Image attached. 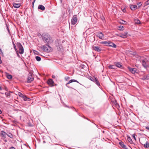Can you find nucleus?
I'll return each mask as SVG.
<instances>
[{
  "label": "nucleus",
  "mask_w": 149,
  "mask_h": 149,
  "mask_svg": "<svg viewBox=\"0 0 149 149\" xmlns=\"http://www.w3.org/2000/svg\"><path fill=\"white\" fill-rule=\"evenodd\" d=\"M42 37L43 41L46 44H49L52 42L53 41L51 37L47 33H43Z\"/></svg>",
  "instance_id": "nucleus-1"
},
{
  "label": "nucleus",
  "mask_w": 149,
  "mask_h": 149,
  "mask_svg": "<svg viewBox=\"0 0 149 149\" xmlns=\"http://www.w3.org/2000/svg\"><path fill=\"white\" fill-rule=\"evenodd\" d=\"M149 62V57H146L142 60V65L145 68H146L149 66L148 64L147 63V62Z\"/></svg>",
  "instance_id": "nucleus-2"
},
{
  "label": "nucleus",
  "mask_w": 149,
  "mask_h": 149,
  "mask_svg": "<svg viewBox=\"0 0 149 149\" xmlns=\"http://www.w3.org/2000/svg\"><path fill=\"white\" fill-rule=\"evenodd\" d=\"M49 44H46L45 45H42L40 47L44 51L47 52H49L50 50L51 47L49 45Z\"/></svg>",
  "instance_id": "nucleus-3"
},
{
  "label": "nucleus",
  "mask_w": 149,
  "mask_h": 149,
  "mask_svg": "<svg viewBox=\"0 0 149 149\" xmlns=\"http://www.w3.org/2000/svg\"><path fill=\"white\" fill-rule=\"evenodd\" d=\"M7 133L4 131L2 130L0 133V136L1 137V139L3 140L5 142H7V140L6 139V136Z\"/></svg>",
  "instance_id": "nucleus-4"
},
{
  "label": "nucleus",
  "mask_w": 149,
  "mask_h": 149,
  "mask_svg": "<svg viewBox=\"0 0 149 149\" xmlns=\"http://www.w3.org/2000/svg\"><path fill=\"white\" fill-rule=\"evenodd\" d=\"M16 45L19 48V53L20 54H23L24 52V49L22 44L20 43L17 42L16 43Z\"/></svg>",
  "instance_id": "nucleus-5"
},
{
  "label": "nucleus",
  "mask_w": 149,
  "mask_h": 149,
  "mask_svg": "<svg viewBox=\"0 0 149 149\" xmlns=\"http://www.w3.org/2000/svg\"><path fill=\"white\" fill-rule=\"evenodd\" d=\"M32 73L29 72V76L27 79V82L28 83H31L34 80V77L32 76Z\"/></svg>",
  "instance_id": "nucleus-6"
},
{
  "label": "nucleus",
  "mask_w": 149,
  "mask_h": 149,
  "mask_svg": "<svg viewBox=\"0 0 149 149\" xmlns=\"http://www.w3.org/2000/svg\"><path fill=\"white\" fill-rule=\"evenodd\" d=\"M77 18L76 15H74L72 17L71 21V24L72 25H74L77 22Z\"/></svg>",
  "instance_id": "nucleus-7"
},
{
  "label": "nucleus",
  "mask_w": 149,
  "mask_h": 149,
  "mask_svg": "<svg viewBox=\"0 0 149 149\" xmlns=\"http://www.w3.org/2000/svg\"><path fill=\"white\" fill-rule=\"evenodd\" d=\"M97 36L99 37L100 39H103L104 38V36L102 32L98 33Z\"/></svg>",
  "instance_id": "nucleus-8"
},
{
  "label": "nucleus",
  "mask_w": 149,
  "mask_h": 149,
  "mask_svg": "<svg viewBox=\"0 0 149 149\" xmlns=\"http://www.w3.org/2000/svg\"><path fill=\"white\" fill-rule=\"evenodd\" d=\"M128 32L127 31H125L123 33H121L120 37L123 38H126L127 37Z\"/></svg>",
  "instance_id": "nucleus-9"
},
{
  "label": "nucleus",
  "mask_w": 149,
  "mask_h": 149,
  "mask_svg": "<svg viewBox=\"0 0 149 149\" xmlns=\"http://www.w3.org/2000/svg\"><path fill=\"white\" fill-rule=\"evenodd\" d=\"M108 46L112 47L114 48H116L117 47L115 44L109 41Z\"/></svg>",
  "instance_id": "nucleus-10"
},
{
  "label": "nucleus",
  "mask_w": 149,
  "mask_h": 149,
  "mask_svg": "<svg viewBox=\"0 0 149 149\" xmlns=\"http://www.w3.org/2000/svg\"><path fill=\"white\" fill-rule=\"evenodd\" d=\"M77 82L78 83H79V82H78V81H77V80H75V79H71V80H70L66 84V86L69 88H70V87L68 86L67 85L68 84H70V83H72V82Z\"/></svg>",
  "instance_id": "nucleus-11"
},
{
  "label": "nucleus",
  "mask_w": 149,
  "mask_h": 149,
  "mask_svg": "<svg viewBox=\"0 0 149 149\" xmlns=\"http://www.w3.org/2000/svg\"><path fill=\"white\" fill-rule=\"evenodd\" d=\"M13 4L14 7L15 8H19L21 5V4L20 3H13Z\"/></svg>",
  "instance_id": "nucleus-12"
},
{
  "label": "nucleus",
  "mask_w": 149,
  "mask_h": 149,
  "mask_svg": "<svg viewBox=\"0 0 149 149\" xmlns=\"http://www.w3.org/2000/svg\"><path fill=\"white\" fill-rule=\"evenodd\" d=\"M128 69L132 73L134 74L136 72V69L135 68H132L130 67L128 68Z\"/></svg>",
  "instance_id": "nucleus-13"
},
{
  "label": "nucleus",
  "mask_w": 149,
  "mask_h": 149,
  "mask_svg": "<svg viewBox=\"0 0 149 149\" xmlns=\"http://www.w3.org/2000/svg\"><path fill=\"white\" fill-rule=\"evenodd\" d=\"M93 48L94 50L98 52H100L102 50V49L98 46H94Z\"/></svg>",
  "instance_id": "nucleus-14"
},
{
  "label": "nucleus",
  "mask_w": 149,
  "mask_h": 149,
  "mask_svg": "<svg viewBox=\"0 0 149 149\" xmlns=\"http://www.w3.org/2000/svg\"><path fill=\"white\" fill-rule=\"evenodd\" d=\"M119 144L122 148L127 149L126 146L124 144V143L123 142L121 141L119 143Z\"/></svg>",
  "instance_id": "nucleus-15"
},
{
  "label": "nucleus",
  "mask_w": 149,
  "mask_h": 149,
  "mask_svg": "<svg viewBox=\"0 0 149 149\" xmlns=\"http://www.w3.org/2000/svg\"><path fill=\"white\" fill-rule=\"evenodd\" d=\"M137 6L136 5H132L130 6V8L132 10H134L137 9Z\"/></svg>",
  "instance_id": "nucleus-16"
},
{
  "label": "nucleus",
  "mask_w": 149,
  "mask_h": 149,
  "mask_svg": "<svg viewBox=\"0 0 149 149\" xmlns=\"http://www.w3.org/2000/svg\"><path fill=\"white\" fill-rule=\"evenodd\" d=\"M47 83L49 85L53 86L54 82L52 79H49L47 81Z\"/></svg>",
  "instance_id": "nucleus-17"
},
{
  "label": "nucleus",
  "mask_w": 149,
  "mask_h": 149,
  "mask_svg": "<svg viewBox=\"0 0 149 149\" xmlns=\"http://www.w3.org/2000/svg\"><path fill=\"white\" fill-rule=\"evenodd\" d=\"M38 9H40L42 11L45 10V7L42 5H39L38 7Z\"/></svg>",
  "instance_id": "nucleus-18"
},
{
  "label": "nucleus",
  "mask_w": 149,
  "mask_h": 149,
  "mask_svg": "<svg viewBox=\"0 0 149 149\" xmlns=\"http://www.w3.org/2000/svg\"><path fill=\"white\" fill-rule=\"evenodd\" d=\"M22 98L25 101H30L31 100L30 98L27 97V96L25 95L23 96Z\"/></svg>",
  "instance_id": "nucleus-19"
},
{
  "label": "nucleus",
  "mask_w": 149,
  "mask_h": 149,
  "mask_svg": "<svg viewBox=\"0 0 149 149\" xmlns=\"http://www.w3.org/2000/svg\"><path fill=\"white\" fill-rule=\"evenodd\" d=\"M114 64L118 68H121L122 65H121V63L119 62H116L114 63Z\"/></svg>",
  "instance_id": "nucleus-20"
},
{
  "label": "nucleus",
  "mask_w": 149,
  "mask_h": 149,
  "mask_svg": "<svg viewBox=\"0 0 149 149\" xmlns=\"http://www.w3.org/2000/svg\"><path fill=\"white\" fill-rule=\"evenodd\" d=\"M109 41H103L100 42V44L108 46Z\"/></svg>",
  "instance_id": "nucleus-21"
},
{
  "label": "nucleus",
  "mask_w": 149,
  "mask_h": 149,
  "mask_svg": "<svg viewBox=\"0 0 149 149\" xmlns=\"http://www.w3.org/2000/svg\"><path fill=\"white\" fill-rule=\"evenodd\" d=\"M95 83L98 86H100V82L96 78L95 79V80L94 81Z\"/></svg>",
  "instance_id": "nucleus-22"
},
{
  "label": "nucleus",
  "mask_w": 149,
  "mask_h": 149,
  "mask_svg": "<svg viewBox=\"0 0 149 149\" xmlns=\"http://www.w3.org/2000/svg\"><path fill=\"white\" fill-rule=\"evenodd\" d=\"M149 79V74H148L146 76H144L142 78V79L143 80H148Z\"/></svg>",
  "instance_id": "nucleus-23"
},
{
  "label": "nucleus",
  "mask_w": 149,
  "mask_h": 149,
  "mask_svg": "<svg viewBox=\"0 0 149 149\" xmlns=\"http://www.w3.org/2000/svg\"><path fill=\"white\" fill-rule=\"evenodd\" d=\"M108 68L110 69H115V66L113 65H110L109 66Z\"/></svg>",
  "instance_id": "nucleus-24"
},
{
  "label": "nucleus",
  "mask_w": 149,
  "mask_h": 149,
  "mask_svg": "<svg viewBox=\"0 0 149 149\" xmlns=\"http://www.w3.org/2000/svg\"><path fill=\"white\" fill-rule=\"evenodd\" d=\"M144 147L146 148H148L149 147V143L148 141H146V143L144 145Z\"/></svg>",
  "instance_id": "nucleus-25"
},
{
  "label": "nucleus",
  "mask_w": 149,
  "mask_h": 149,
  "mask_svg": "<svg viewBox=\"0 0 149 149\" xmlns=\"http://www.w3.org/2000/svg\"><path fill=\"white\" fill-rule=\"evenodd\" d=\"M135 23L136 24H141V22L139 19H135Z\"/></svg>",
  "instance_id": "nucleus-26"
},
{
  "label": "nucleus",
  "mask_w": 149,
  "mask_h": 149,
  "mask_svg": "<svg viewBox=\"0 0 149 149\" xmlns=\"http://www.w3.org/2000/svg\"><path fill=\"white\" fill-rule=\"evenodd\" d=\"M7 135L12 139H13V134L11 133H9L8 134H7Z\"/></svg>",
  "instance_id": "nucleus-27"
},
{
  "label": "nucleus",
  "mask_w": 149,
  "mask_h": 149,
  "mask_svg": "<svg viewBox=\"0 0 149 149\" xmlns=\"http://www.w3.org/2000/svg\"><path fill=\"white\" fill-rule=\"evenodd\" d=\"M127 140L130 143H133V142L132 141V140L131 138L129 137H127Z\"/></svg>",
  "instance_id": "nucleus-28"
},
{
  "label": "nucleus",
  "mask_w": 149,
  "mask_h": 149,
  "mask_svg": "<svg viewBox=\"0 0 149 149\" xmlns=\"http://www.w3.org/2000/svg\"><path fill=\"white\" fill-rule=\"evenodd\" d=\"M36 60L38 61H40L41 60V58L39 56H37L36 57Z\"/></svg>",
  "instance_id": "nucleus-29"
},
{
  "label": "nucleus",
  "mask_w": 149,
  "mask_h": 149,
  "mask_svg": "<svg viewBox=\"0 0 149 149\" xmlns=\"http://www.w3.org/2000/svg\"><path fill=\"white\" fill-rule=\"evenodd\" d=\"M96 78L95 77H93L91 76H90L89 77V79L91 80L92 81H94L95 80V79Z\"/></svg>",
  "instance_id": "nucleus-30"
},
{
  "label": "nucleus",
  "mask_w": 149,
  "mask_h": 149,
  "mask_svg": "<svg viewBox=\"0 0 149 149\" xmlns=\"http://www.w3.org/2000/svg\"><path fill=\"white\" fill-rule=\"evenodd\" d=\"M142 5V3L141 2H140L137 3V9L139 8Z\"/></svg>",
  "instance_id": "nucleus-31"
},
{
  "label": "nucleus",
  "mask_w": 149,
  "mask_h": 149,
  "mask_svg": "<svg viewBox=\"0 0 149 149\" xmlns=\"http://www.w3.org/2000/svg\"><path fill=\"white\" fill-rule=\"evenodd\" d=\"M6 77L8 79H12V76L10 74H8L7 75Z\"/></svg>",
  "instance_id": "nucleus-32"
},
{
  "label": "nucleus",
  "mask_w": 149,
  "mask_h": 149,
  "mask_svg": "<svg viewBox=\"0 0 149 149\" xmlns=\"http://www.w3.org/2000/svg\"><path fill=\"white\" fill-rule=\"evenodd\" d=\"M5 95L7 97H9L10 96V94L9 92H6L5 93Z\"/></svg>",
  "instance_id": "nucleus-33"
},
{
  "label": "nucleus",
  "mask_w": 149,
  "mask_h": 149,
  "mask_svg": "<svg viewBox=\"0 0 149 149\" xmlns=\"http://www.w3.org/2000/svg\"><path fill=\"white\" fill-rule=\"evenodd\" d=\"M118 27L119 28V30H120V31L123 30L124 29H123L124 27L123 26H120Z\"/></svg>",
  "instance_id": "nucleus-34"
},
{
  "label": "nucleus",
  "mask_w": 149,
  "mask_h": 149,
  "mask_svg": "<svg viewBox=\"0 0 149 149\" xmlns=\"http://www.w3.org/2000/svg\"><path fill=\"white\" fill-rule=\"evenodd\" d=\"M24 95H23L22 93H21L20 92H19L18 93V95L21 97L22 98L23 97V96H24Z\"/></svg>",
  "instance_id": "nucleus-35"
},
{
  "label": "nucleus",
  "mask_w": 149,
  "mask_h": 149,
  "mask_svg": "<svg viewBox=\"0 0 149 149\" xmlns=\"http://www.w3.org/2000/svg\"><path fill=\"white\" fill-rule=\"evenodd\" d=\"M14 45H13V47L14 48V49H15V51L16 52H17V49L16 48V45H15V44H14Z\"/></svg>",
  "instance_id": "nucleus-36"
},
{
  "label": "nucleus",
  "mask_w": 149,
  "mask_h": 149,
  "mask_svg": "<svg viewBox=\"0 0 149 149\" xmlns=\"http://www.w3.org/2000/svg\"><path fill=\"white\" fill-rule=\"evenodd\" d=\"M145 5L146 6L147 5H149V0H148L147 1H146L145 3Z\"/></svg>",
  "instance_id": "nucleus-37"
},
{
  "label": "nucleus",
  "mask_w": 149,
  "mask_h": 149,
  "mask_svg": "<svg viewBox=\"0 0 149 149\" xmlns=\"http://www.w3.org/2000/svg\"><path fill=\"white\" fill-rule=\"evenodd\" d=\"M122 22H120V23H122L123 24H126V22L125 21H123V20H121Z\"/></svg>",
  "instance_id": "nucleus-38"
},
{
  "label": "nucleus",
  "mask_w": 149,
  "mask_h": 149,
  "mask_svg": "<svg viewBox=\"0 0 149 149\" xmlns=\"http://www.w3.org/2000/svg\"><path fill=\"white\" fill-rule=\"evenodd\" d=\"M122 10L123 12L124 13H125L126 12V10L125 8H123V9H122Z\"/></svg>",
  "instance_id": "nucleus-39"
},
{
  "label": "nucleus",
  "mask_w": 149,
  "mask_h": 149,
  "mask_svg": "<svg viewBox=\"0 0 149 149\" xmlns=\"http://www.w3.org/2000/svg\"><path fill=\"white\" fill-rule=\"evenodd\" d=\"M132 136L133 138L135 140H136V139L135 137V134H132Z\"/></svg>",
  "instance_id": "nucleus-40"
},
{
  "label": "nucleus",
  "mask_w": 149,
  "mask_h": 149,
  "mask_svg": "<svg viewBox=\"0 0 149 149\" xmlns=\"http://www.w3.org/2000/svg\"><path fill=\"white\" fill-rule=\"evenodd\" d=\"M6 29H7L8 32L9 33L10 32V30H9V29L8 26L7 25H6Z\"/></svg>",
  "instance_id": "nucleus-41"
},
{
  "label": "nucleus",
  "mask_w": 149,
  "mask_h": 149,
  "mask_svg": "<svg viewBox=\"0 0 149 149\" xmlns=\"http://www.w3.org/2000/svg\"><path fill=\"white\" fill-rule=\"evenodd\" d=\"M115 106L117 107H119V104L116 103L115 104Z\"/></svg>",
  "instance_id": "nucleus-42"
},
{
  "label": "nucleus",
  "mask_w": 149,
  "mask_h": 149,
  "mask_svg": "<svg viewBox=\"0 0 149 149\" xmlns=\"http://www.w3.org/2000/svg\"><path fill=\"white\" fill-rule=\"evenodd\" d=\"M36 0H33V1L32 2V4L33 5V6L34 3L35 1H36Z\"/></svg>",
  "instance_id": "nucleus-43"
},
{
  "label": "nucleus",
  "mask_w": 149,
  "mask_h": 149,
  "mask_svg": "<svg viewBox=\"0 0 149 149\" xmlns=\"http://www.w3.org/2000/svg\"><path fill=\"white\" fill-rule=\"evenodd\" d=\"M116 35L117 36L120 37V34H116Z\"/></svg>",
  "instance_id": "nucleus-44"
},
{
  "label": "nucleus",
  "mask_w": 149,
  "mask_h": 149,
  "mask_svg": "<svg viewBox=\"0 0 149 149\" xmlns=\"http://www.w3.org/2000/svg\"><path fill=\"white\" fill-rule=\"evenodd\" d=\"M17 52V56L19 57H20V56L19 55L18 52Z\"/></svg>",
  "instance_id": "nucleus-45"
},
{
  "label": "nucleus",
  "mask_w": 149,
  "mask_h": 149,
  "mask_svg": "<svg viewBox=\"0 0 149 149\" xmlns=\"http://www.w3.org/2000/svg\"><path fill=\"white\" fill-rule=\"evenodd\" d=\"M9 149H15L13 147H11Z\"/></svg>",
  "instance_id": "nucleus-46"
},
{
  "label": "nucleus",
  "mask_w": 149,
  "mask_h": 149,
  "mask_svg": "<svg viewBox=\"0 0 149 149\" xmlns=\"http://www.w3.org/2000/svg\"><path fill=\"white\" fill-rule=\"evenodd\" d=\"M146 129L148 130L149 131V127H146Z\"/></svg>",
  "instance_id": "nucleus-47"
},
{
  "label": "nucleus",
  "mask_w": 149,
  "mask_h": 149,
  "mask_svg": "<svg viewBox=\"0 0 149 149\" xmlns=\"http://www.w3.org/2000/svg\"><path fill=\"white\" fill-rule=\"evenodd\" d=\"M52 77L53 78H55V76L54 75H53L52 76Z\"/></svg>",
  "instance_id": "nucleus-48"
},
{
  "label": "nucleus",
  "mask_w": 149,
  "mask_h": 149,
  "mask_svg": "<svg viewBox=\"0 0 149 149\" xmlns=\"http://www.w3.org/2000/svg\"><path fill=\"white\" fill-rule=\"evenodd\" d=\"M84 66V65H81V67L82 68H83V67Z\"/></svg>",
  "instance_id": "nucleus-49"
},
{
  "label": "nucleus",
  "mask_w": 149,
  "mask_h": 149,
  "mask_svg": "<svg viewBox=\"0 0 149 149\" xmlns=\"http://www.w3.org/2000/svg\"><path fill=\"white\" fill-rule=\"evenodd\" d=\"M2 90V88H1V86H0V90L1 91Z\"/></svg>",
  "instance_id": "nucleus-50"
},
{
  "label": "nucleus",
  "mask_w": 149,
  "mask_h": 149,
  "mask_svg": "<svg viewBox=\"0 0 149 149\" xmlns=\"http://www.w3.org/2000/svg\"><path fill=\"white\" fill-rule=\"evenodd\" d=\"M102 20L103 21L104 20H105V19L104 17H103V19H102Z\"/></svg>",
  "instance_id": "nucleus-51"
},
{
  "label": "nucleus",
  "mask_w": 149,
  "mask_h": 149,
  "mask_svg": "<svg viewBox=\"0 0 149 149\" xmlns=\"http://www.w3.org/2000/svg\"><path fill=\"white\" fill-rule=\"evenodd\" d=\"M13 45H14V44H15L13 42Z\"/></svg>",
  "instance_id": "nucleus-52"
},
{
  "label": "nucleus",
  "mask_w": 149,
  "mask_h": 149,
  "mask_svg": "<svg viewBox=\"0 0 149 149\" xmlns=\"http://www.w3.org/2000/svg\"><path fill=\"white\" fill-rule=\"evenodd\" d=\"M0 51L1 52V49L0 48Z\"/></svg>",
  "instance_id": "nucleus-53"
},
{
  "label": "nucleus",
  "mask_w": 149,
  "mask_h": 149,
  "mask_svg": "<svg viewBox=\"0 0 149 149\" xmlns=\"http://www.w3.org/2000/svg\"><path fill=\"white\" fill-rule=\"evenodd\" d=\"M65 79L66 80H67V79H66V77H65Z\"/></svg>",
  "instance_id": "nucleus-54"
},
{
  "label": "nucleus",
  "mask_w": 149,
  "mask_h": 149,
  "mask_svg": "<svg viewBox=\"0 0 149 149\" xmlns=\"http://www.w3.org/2000/svg\"><path fill=\"white\" fill-rule=\"evenodd\" d=\"M29 125L30 126H32L31 125Z\"/></svg>",
  "instance_id": "nucleus-55"
},
{
  "label": "nucleus",
  "mask_w": 149,
  "mask_h": 149,
  "mask_svg": "<svg viewBox=\"0 0 149 149\" xmlns=\"http://www.w3.org/2000/svg\"><path fill=\"white\" fill-rule=\"evenodd\" d=\"M60 1H62V0H60Z\"/></svg>",
  "instance_id": "nucleus-56"
}]
</instances>
